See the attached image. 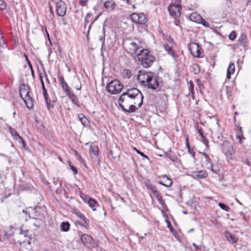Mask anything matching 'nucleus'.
<instances>
[{
  "mask_svg": "<svg viewBox=\"0 0 251 251\" xmlns=\"http://www.w3.org/2000/svg\"><path fill=\"white\" fill-rule=\"evenodd\" d=\"M137 79L142 85L149 89L153 90L159 89V78L151 72H140Z\"/></svg>",
  "mask_w": 251,
  "mask_h": 251,
  "instance_id": "f257e3e1",
  "label": "nucleus"
},
{
  "mask_svg": "<svg viewBox=\"0 0 251 251\" xmlns=\"http://www.w3.org/2000/svg\"><path fill=\"white\" fill-rule=\"evenodd\" d=\"M137 58L144 68H149L155 61V57L149 50L143 49L137 54Z\"/></svg>",
  "mask_w": 251,
  "mask_h": 251,
  "instance_id": "f03ea898",
  "label": "nucleus"
},
{
  "mask_svg": "<svg viewBox=\"0 0 251 251\" xmlns=\"http://www.w3.org/2000/svg\"><path fill=\"white\" fill-rule=\"evenodd\" d=\"M123 46L126 51L132 55H136L143 49L139 41L126 39L123 42Z\"/></svg>",
  "mask_w": 251,
  "mask_h": 251,
  "instance_id": "7ed1b4c3",
  "label": "nucleus"
},
{
  "mask_svg": "<svg viewBox=\"0 0 251 251\" xmlns=\"http://www.w3.org/2000/svg\"><path fill=\"white\" fill-rule=\"evenodd\" d=\"M128 98L125 94H122L119 99V106L125 112L132 113L137 110L135 105H133L134 101Z\"/></svg>",
  "mask_w": 251,
  "mask_h": 251,
  "instance_id": "20e7f679",
  "label": "nucleus"
},
{
  "mask_svg": "<svg viewBox=\"0 0 251 251\" xmlns=\"http://www.w3.org/2000/svg\"><path fill=\"white\" fill-rule=\"evenodd\" d=\"M20 96L25 102L27 108L31 109L33 107V101L32 97L29 95V87L25 84H22L19 87Z\"/></svg>",
  "mask_w": 251,
  "mask_h": 251,
  "instance_id": "39448f33",
  "label": "nucleus"
},
{
  "mask_svg": "<svg viewBox=\"0 0 251 251\" xmlns=\"http://www.w3.org/2000/svg\"><path fill=\"white\" fill-rule=\"evenodd\" d=\"M123 88V84L118 80L111 81L106 85V88L108 92L112 94L119 93Z\"/></svg>",
  "mask_w": 251,
  "mask_h": 251,
  "instance_id": "423d86ee",
  "label": "nucleus"
},
{
  "mask_svg": "<svg viewBox=\"0 0 251 251\" xmlns=\"http://www.w3.org/2000/svg\"><path fill=\"white\" fill-rule=\"evenodd\" d=\"M223 152L226 156L228 161L234 159L235 151L229 141L225 140L222 145Z\"/></svg>",
  "mask_w": 251,
  "mask_h": 251,
  "instance_id": "0eeeda50",
  "label": "nucleus"
},
{
  "mask_svg": "<svg viewBox=\"0 0 251 251\" xmlns=\"http://www.w3.org/2000/svg\"><path fill=\"white\" fill-rule=\"evenodd\" d=\"M201 166L210 170L213 173H215V171L213 168V161L212 158L206 153L202 152L201 155Z\"/></svg>",
  "mask_w": 251,
  "mask_h": 251,
  "instance_id": "6e6552de",
  "label": "nucleus"
},
{
  "mask_svg": "<svg viewBox=\"0 0 251 251\" xmlns=\"http://www.w3.org/2000/svg\"><path fill=\"white\" fill-rule=\"evenodd\" d=\"M123 94H125L133 101L134 99H141L142 97V94L141 91L136 88L128 89Z\"/></svg>",
  "mask_w": 251,
  "mask_h": 251,
  "instance_id": "1a4fd4ad",
  "label": "nucleus"
},
{
  "mask_svg": "<svg viewBox=\"0 0 251 251\" xmlns=\"http://www.w3.org/2000/svg\"><path fill=\"white\" fill-rule=\"evenodd\" d=\"M174 45V42L170 38L168 40V43L164 45V48L168 54L171 55L173 58L176 59L178 57V55L173 50Z\"/></svg>",
  "mask_w": 251,
  "mask_h": 251,
  "instance_id": "9d476101",
  "label": "nucleus"
},
{
  "mask_svg": "<svg viewBox=\"0 0 251 251\" xmlns=\"http://www.w3.org/2000/svg\"><path fill=\"white\" fill-rule=\"evenodd\" d=\"M81 240L86 248H92L95 247L96 245L92 237L87 234H82L81 236Z\"/></svg>",
  "mask_w": 251,
  "mask_h": 251,
  "instance_id": "9b49d317",
  "label": "nucleus"
},
{
  "mask_svg": "<svg viewBox=\"0 0 251 251\" xmlns=\"http://www.w3.org/2000/svg\"><path fill=\"white\" fill-rule=\"evenodd\" d=\"M189 49L193 56L197 57H201V49L198 44L194 42L191 43L189 44Z\"/></svg>",
  "mask_w": 251,
  "mask_h": 251,
  "instance_id": "f8f14e48",
  "label": "nucleus"
},
{
  "mask_svg": "<svg viewBox=\"0 0 251 251\" xmlns=\"http://www.w3.org/2000/svg\"><path fill=\"white\" fill-rule=\"evenodd\" d=\"M170 16H180L181 6L179 4H172L168 8Z\"/></svg>",
  "mask_w": 251,
  "mask_h": 251,
  "instance_id": "ddd939ff",
  "label": "nucleus"
},
{
  "mask_svg": "<svg viewBox=\"0 0 251 251\" xmlns=\"http://www.w3.org/2000/svg\"><path fill=\"white\" fill-rule=\"evenodd\" d=\"M66 7L64 1L60 0L56 3V11L57 16H64L66 14Z\"/></svg>",
  "mask_w": 251,
  "mask_h": 251,
  "instance_id": "4468645a",
  "label": "nucleus"
},
{
  "mask_svg": "<svg viewBox=\"0 0 251 251\" xmlns=\"http://www.w3.org/2000/svg\"><path fill=\"white\" fill-rule=\"evenodd\" d=\"M9 131L14 139L17 141L20 144L22 145V147L24 148L25 147V142L16 130L11 127H10L9 128Z\"/></svg>",
  "mask_w": 251,
  "mask_h": 251,
  "instance_id": "2eb2a0df",
  "label": "nucleus"
},
{
  "mask_svg": "<svg viewBox=\"0 0 251 251\" xmlns=\"http://www.w3.org/2000/svg\"><path fill=\"white\" fill-rule=\"evenodd\" d=\"M188 176H191L195 179L204 178L207 176V174L205 171H191L189 172Z\"/></svg>",
  "mask_w": 251,
  "mask_h": 251,
  "instance_id": "dca6fc26",
  "label": "nucleus"
},
{
  "mask_svg": "<svg viewBox=\"0 0 251 251\" xmlns=\"http://www.w3.org/2000/svg\"><path fill=\"white\" fill-rule=\"evenodd\" d=\"M225 236L226 239L231 244L237 243L238 241V237L228 231L225 232Z\"/></svg>",
  "mask_w": 251,
  "mask_h": 251,
  "instance_id": "f3484780",
  "label": "nucleus"
},
{
  "mask_svg": "<svg viewBox=\"0 0 251 251\" xmlns=\"http://www.w3.org/2000/svg\"><path fill=\"white\" fill-rule=\"evenodd\" d=\"M129 18L133 22L140 25H144L148 21L147 17H129Z\"/></svg>",
  "mask_w": 251,
  "mask_h": 251,
  "instance_id": "a211bd4d",
  "label": "nucleus"
},
{
  "mask_svg": "<svg viewBox=\"0 0 251 251\" xmlns=\"http://www.w3.org/2000/svg\"><path fill=\"white\" fill-rule=\"evenodd\" d=\"M98 39L101 43V50L105 48V31L104 27L99 32Z\"/></svg>",
  "mask_w": 251,
  "mask_h": 251,
  "instance_id": "6ab92c4d",
  "label": "nucleus"
},
{
  "mask_svg": "<svg viewBox=\"0 0 251 251\" xmlns=\"http://www.w3.org/2000/svg\"><path fill=\"white\" fill-rule=\"evenodd\" d=\"M163 180L160 181L159 183L162 185L165 186L167 187H170L173 183L171 179L169 178L167 176L164 175L161 176Z\"/></svg>",
  "mask_w": 251,
  "mask_h": 251,
  "instance_id": "aec40b11",
  "label": "nucleus"
},
{
  "mask_svg": "<svg viewBox=\"0 0 251 251\" xmlns=\"http://www.w3.org/2000/svg\"><path fill=\"white\" fill-rule=\"evenodd\" d=\"M58 80L61 84L62 88L65 93L71 90V88L69 87L67 83L64 81V77L60 76L58 77Z\"/></svg>",
  "mask_w": 251,
  "mask_h": 251,
  "instance_id": "412c9836",
  "label": "nucleus"
},
{
  "mask_svg": "<svg viewBox=\"0 0 251 251\" xmlns=\"http://www.w3.org/2000/svg\"><path fill=\"white\" fill-rule=\"evenodd\" d=\"M16 230V229L15 227L12 226H10L9 230H8L4 232V236L3 237V239L5 240L9 238L11 236H12L14 233V230Z\"/></svg>",
  "mask_w": 251,
  "mask_h": 251,
  "instance_id": "4be33fe9",
  "label": "nucleus"
},
{
  "mask_svg": "<svg viewBox=\"0 0 251 251\" xmlns=\"http://www.w3.org/2000/svg\"><path fill=\"white\" fill-rule=\"evenodd\" d=\"M235 65L233 63H230L227 70L226 78L228 79L230 78V75L234 73Z\"/></svg>",
  "mask_w": 251,
  "mask_h": 251,
  "instance_id": "5701e85b",
  "label": "nucleus"
},
{
  "mask_svg": "<svg viewBox=\"0 0 251 251\" xmlns=\"http://www.w3.org/2000/svg\"><path fill=\"white\" fill-rule=\"evenodd\" d=\"M115 6V2L112 0H109L106 1L104 3V7L108 10L111 11L112 10Z\"/></svg>",
  "mask_w": 251,
  "mask_h": 251,
  "instance_id": "b1692460",
  "label": "nucleus"
},
{
  "mask_svg": "<svg viewBox=\"0 0 251 251\" xmlns=\"http://www.w3.org/2000/svg\"><path fill=\"white\" fill-rule=\"evenodd\" d=\"M99 148L98 146L91 144L90 147V151L95 156H97L99 154Z\"/></svg>",
  "mask_w": 251,
  "mask_h": 251,
  "instance_id": "393cba45",
  "label": "nucleus"
},
{
  "mask_svg": "<svg viewBox=\"0 0 251 251\" xmlns=\"http://www.w3.org/2000/svg\"><path fill=\"white\" fill-rule=\"evenodd\" d=\"M70 225L68 222H62L60 226L63 231L67 232L69 230Z\"/></svg>",
  "mask_w": 251,
  "mask_h": 251,
  "instance_id": "a878e982",
  "label": "nucleus"
},
{
  "mask_svg": "<svg viewBox=\"0 0 251 251\" xmlns=\"http://www.w3.org/2000/svg\"><path fill=\"white\" fill-rule=\"evenodd\" d=\"M88 203L89 206L92 208L93 210L95 211L96 210L95 206L97 204V202L95 200L92 198H89Z\"/></svg>",
  "mask_w": 251,
  "mask_h": 251,
  "instance_id": "bb28decb",
  "label": "nucleus"
},
{
  "mask_svg": "<svg viewBox=\"0 0 251 251\" xmlns=\"http://www.w3.org/2000/svg\"><path fill=\"white\" fill-rule=\"evenodd\" d=\"M76 215L81 219H82L86 226H88L89 225V220L86 219L84 215L81 214L80 212H77L76 213Z\"/></svg>",
  "mask_w": 251,
  "mask_h": 251,
  "instance_id": "cd10ccee",
  "label": "nucleus"
},
{
  "mask_svg": "<svg viewBox=\"0 0 251 251\" xmlns=\"http://www.w3.org/2000/svg\"><path fill=\"white\" fill-rule=\"evenodd\" d=\"M192 22L200 24L202 20V17H187Z\"/></svg>",
  "mask_w": 251,
  "mask_h": 251,
  "instance_id": "c85d7f7f",
  "label": "nucleus"
},
{
  "mask_svg": "<svg viewBox=\"0 0 251 251\" xmlns=\"http://www.w3.org/2000/svg\"><path fill=\"white\" fill-rule=\"evenodd\" d=\"M143 95H142V97L141 98V99H134L133 101H134V103H133V105H135L137 104L138 105V108L140 107L142 104H143Z\"/></svg>",
  "mask_w": 251,
  "mask_h": 251,
  "instance_id": "c756f323",
  "label": "nucleus"
},
{
  "mask_svg": "<svg viewBox=\"0 0 251 251\" xmlns=\"http://www.w3.org/2000/svg\"><path fill=\"white\" fill-rule=\"evenodd\" d=\"M122 75L123 77L129 78L130 77V72L127 69H124L122 72Z\"/></svg>",
  "mask_w": 251,
  "mask_h": 251,
  "instance_id": "7c9ffc66",
  "label": "nucleus"
},
{
  "mask_svg": "<svg viewBox=\"0 0 251 251\" xmlns=\"http://www.w3.org/2000/svg\"><path fill=\"white\" fill-rule=\"evenodd\" d=\"M78 118L83 125H85L86 121L87 120V118L82 114H79L78 115Z\"/></svg>",
  "mask_w": 251,
  "mask_h": 251,
  "instance_id": "2f4dec72",
  "label": "nucleus"
},
{
  "mask_svg": "<svg viewBox=\"0 0 251 251\" xmlns=\"http://www.w3.org/2000/svg\"><path fill=\"white\" fill-rule=\"evenodd\" d=\"M218 205L221 209H222L223 210H224L226 211H228L230 209V208L228 205H227L223 203L219 202L218 203Z\"/></svg>",
  "mask_w": 251,
  "mask_h": 251,
  "instance_id": "473e14b6",
  "label": "nucleus"
},
{
  "mask_svg": "<svg viewBox=\"0 0 251 251\" xmlns=\"http://www.w3.org/2000/svg\"><path fill=\"white\" fill-rule=\"evenodd\" d=\"M39 79L41 81V85H42V89L43 90V94H46V92H47V91L45 88V84L43 80V77L41 75L39 76Z\"/></svg>",
  "mask_w": 251,
  "mask_h": 251,
  "instance_id": "72a5a7b5",
  "label": "nucleus"
},
{
  "mask_svg": "<svg viewBox=\"0 0 251 251\" xmlns=\"http://www.w3.org/2000/svg\"><path fill=\"white\" fill-rule=\"evenodd\" d=\"M43 96H44V99L46 100V104H47V106L48 107V108L49 109L50 108V107H51L50 106V100H49V98H48V93L46 92V94H43Z\"/></svg>",
  "mask_w": 251,
  "mask_h": 251,
  "instance_id": "f704fd0d",
  "label": "nucleus"
},
{
  "mask_svg": "<svg viewBox=\"0 0 251 251\" xmlns=\"http://www.w3.org/2000/svg\"><path fill=\"white\" fill-rule=\"evenodd\" d=\"M236 36H237V34H236V31L233 30L230 32V33L229 34V35L228 36V38L230 40L233 41L236 38Z\"/></svg>",
  "mask_w": 251,
  "mask_h": 251,
  "instance_id": "c9c22d12",
  "label": "nucleus"
},
{
  "mask_svg": "<svg viewBox=\"0 0 251 251\" xmlns=\"http://www.w3.org/2000/svg\"><path fill=\"white\" fill-rule=\"evenodd\" d=\"M69 18L68 17H62L61 22L63 25H69Z\"/></svg>",
  "mask_w": 251,
  "mask_h": 251,
  "instance_id": "e433bc0d",
  "label": "nucleus"
},
{
  "mask_svg": "<svg viewBox=\"0 0 251 251\" xmlns=\"http://www.w3.org/2000/svg\"><path fill=\"white\" fill-rule=\"evenodd\" d=\"M192 68L195 74H198L200 73V69L199 65L197 64H194L192 66Z\"/></svg>",
  "mask_w": 251,
  "mask_h": 251,
  "instance_id": "4c0bfd02",
  "label": "nucleus"
},
{
  "mask_svg": "<svg viewBox=\"0 0 251 251\" xmlns=\"http://www.w3.org/2000/svg\"><path fill=\"white\" fill-rule=\"evenodd\" d=\"M133 150H134V151H136V152L138 154H140V155L141 156H142L143 157H144V158H148V157L147 155H145V154L143 152H141V151H140L139 150H137V149L136 148H135V147H133Z\"/></svg>",
  "mask_w": 251,
  "mask_h": 251,
  "instance_id": "58836bf2",
  "label": "nucleus"
},
{
  "mask_svg": "<svg viewBox=\"0 0 251 251\" xmlns=\"http://www.w3.org/2000/svg\"><path fill=\"white\" fill-rule=\"evenodd\" d=\"M66 94L69 97L71 100L72 99L76 98V96L75 95V94L73 92H71V90L69 91L68 92L66 93Z\"/></svg>",
  "mask_w": 251,
  "mask_h": 251,
  "instance_id": "ea45409f",
  "label": "nucleus"
},
{
  "mask_svg": "<svg viewBox=\"0 0 251 251\" xmlns=\"http://www.w3.org/2000/svg\"><path fill=\"white\" fill-rule=\"evenodd\" d=\"M200 24H201L202 25L206 27H209L210 26L209 23L207 21L204 20L202 18V20L201 21Z\"/></svg>",
  "mask_w": 251,
  "mask_h": 251,
  "instance_id": "a19ab883",
  "label": "nucleus"
},
{
  "mask_svg": "<svg viewBox=\"0 0 251 251\" xmlns=\"http://www.w3.org/2000/svg\"><path fill=\"white\" fill-rule=\"evenodd\" d=\"M69 166L70 169L73 171L74 174L75 175H76L78 173L76 168L73 165H71V162H69Z\"/></svg>",
  "mask_w": 251,
  "mask_h": 251,
  "instance_id": "79ce46f5",
  "label": "nucleus"
},
{
  "mask_svg": "<svg viewBox=\"0 0 251 251\" xmlns=\"http://www.w3.org/2000/svg\"><path fill=\"white\" fill-rule=\"evenodd\" d=\"M201 138V141L202 143L207 147H208V140L206 138L205 136H202Z\"/></svg>",
  "mask_w": 251,
  "mask_h": 251,
  "instance_id": "37998d69",
  "label": "nucleus"
},
{
  "mask_svg": "<svg viewBox=\"0 0 251 251\" xmlns=\"http://www.w3.org/2000/svg\"><path fill=\"white\" fill-rule=\"evenodd\" d=\"M6 8V4L3 0H0V9L3 10Z\"/></svg>",
  "mask_w": 251,
  "mask_h": 251,
  "instance_id": "c03bdc74",
  "label": "nucleus"
},
{
  "mask_svg": "<svg viewBox=\"0 0 251 251\" xmlns=\"http://www.w3.org/2000/svg\"><path fill=\"white\" fill-rule=\"evenodd\" d=\"M242 161L248 165V166L250 165V161H249V159L247 157H243L242 158Z\"/></svg>",
  "mask_w": 251,
  "mask_h": 251,
  "instance_id": "a18cd8bd",
  "label": "nucleus"
},
{
  "mask_svg": "<svg viewBox=\"0 0 251 251\" xmlns=\"http://www.w3.org/2000/svg\"><path fill=\"white\" fill-rule=\"evenodd\" d=\"M71 101L73 103H74V104H75L76 106H77V107H80V104L79 103V101L76 100V98H75V99H72L71 100Z\"/></svg>",
  "mask_w": 251,
  "mask_h": 251,
  "instance_id": "49530a36",
  "label": "nucleus"
},
{
  "mask_svg": "<svg viewBox=\"0 0 251 251\" xmlns=\"http://www.w3.org/2000/svg\"><path fill=\"white\" fill-rule=\"evenodd\" d=\"M197 127L198 130V133L200 134V135L201 136V137H202V136H204L203 135V133L202 132V129L201 127L199 128V126L198 125H197Z\"/></svg>",
  "mask_w": 251,
  "mask_h": 251,
  "instance_id": "de8ad7c7",
  "label": "nucleus"
},
{
  "mask_svg": "<svg viewBox=\"0 0 251 251\" xmlns=\"http://www.w3.org/2000/svg\"><path fill=\"white\" fill-rule=\"evenodd\" d=\"M75 155L77 157L78 160L80 162H82L83 161L82 158L80 156V155L77 153L76 151H75Z\"/></svg>",
  "mask_w": 251,
  "mask_h": 251,
  "instance_id": "09e8293b",
  "label": "nucleus"
},
{
  "mask_svg": "<svg viewBox=\"0 0 251 251\" xmlns=\"http://www.w3.org/2000/svg\"><path fill=\"white\" fill-rule=\"evenodd\" d=\"M88 0H79V3L81 5H84L87 2Z\"/></svg>",
  "mask_w": 251,
  "mask_h": 251,
  "instance_id": "8fccbe9b",
  "label": "nucleus"
},
{
  "mask_svg": "<svg viewBox=\"0 0 251 251\" xmlns=\"http://www.w3.org/2000/svg\"><path fill=\"white\" fill-rule=\"evenodd\" d=\"M151 191L153 192V193L155 194V195H156L158 194V192L156 190V188L154 187V188H152L151 189Z\"/></svg>",
  "mask_w": 251,
  "mask_h": 251,
  "instance_id": "3c124183",
  "label": "nucleus"
},
{
  "mask_svg": "<svg viewBox=\"0 0 251 251\" xmlns=\"http://www.w3.org/2000/svg\"><path fill=\"white\" fill-rule=\"evenodd\" d=\"M75 88L77 90H80L81 89V85H76L75 86Z\"/></svg>",
  "mask_w": 251,
  "mask_h": 251,
  "instance_id": "603ef678",
  "label": "nucleus"
},
{
  "mask_svg": "<svg viewBox=\"0 0 251 251\" xmlns=\"http://www.w3.org/2000/svg\"><path fill=\"white\" fill-rule=\"evenodd\" d=\"M167 223H168V227L170 228V230L172 231V230L173 229V228L171 225V223L169 222H168V221H167Z\"/></svg>",
  "mask_w": 251,
  "mask_h": 251,
  "instance_id": "864d4df0",
  "label": "nucleus"
},
{
  "mask_svg": "<svg viewBox=\"0 0 251 251\" xmlns=\"http://www.w3.org/2000/svg\"><path fill=\"white\" fill-rule=\"evenodd\" d=\"M188 142V139H186V146L188 148V150L190 151V146H189Z\"/></svg>",
  "mask_w": 251,
  "mask_h": 251,
  "instance_id": "5fc2aeb1",
  "label": "nucleus"
},
{
  "mask_svg": "<svg viewBox=\"0 0 251 251\" xmlns=\"http://www.w3.org/2000/svg\"><path fill=\"white\" fill-rule=\"evenodd\" d=\"M99 17H97L95 20L91 23V24H90V25H89V29H90L91 27V25H92L93 24V23L97 20V18H98Z\"/></svg>",
  "mask_w": 251,
  "mask_h": 251,
  "instance_id": "6e6d98bb",
  "label": "nucleus"
},
{
  "mask_svg": "<svg viewBox=\"0 0 251 251\" xmlns=\"http://www.w3.org/2000/svg\"><path fill=\"white\" fill-rule=\"evenodd\" d=\"M27 63H28V65H29L30 69L32 70V66L31 63L28 60L27 61Z\"/></svg>",
  "mask_w": 251,
  "mask_h": 251,
  "instance_id": "4d7b16f0",
  "label": "nucleus"
},
{
  "mask_svg": "<svg viewBox=\"0 0 251 251\" xmlns=\"http://www.w3.org/2000/svg\"><path fill=\"white\" fill-rule=\"evenodd\" d=\"M89 18H90V17H85V21L86 23L89 22Z\"/></svg>",
  "mask_w": 251,
  "mask_h": 251,
  "instance_id": "13d9d810",
  "label": "nucleus"
},
{
  "mask_svg": "<svg viewBox=\"0 0 251 251\" xmlns=\"http://www.w3.org/2000/svg\"><path fill=\"white\" fill-rule=\"evenodd\" d=\"M193 245L196 248V249L197 250L199 249V247L196 245L195 243H193Z\"/></svg>",
  "mask_w": 251,
  "mask_h": 251,
  "instance_id": "bf43d9fd",
  "label": "nucleus"
},
{
  "mask_svg": "<svg viewBox=\"0 0 251 251\" xmlns=\"http://www.w3.org/2000/svg\"><path fill=\"white\" fill-rule=\"evenodd\" d=\"M237 138H238L239 139V142L240 143H241V137L239 135H237Z\"/></svg>",
  "mask_w": 251,
  "mask_h": 251,
  "instance_id": "052dcab7",
  "label": "nucleus"
},
{
  "mask_svg": "<svg viewBox=\"0 0 251 251\" xmlns=\"http://www.w3.org/2000/svg\"><path fill=\"white\" fill-rule=\"evenodd\" d=\"M49 9H50V11L51 14H53V13H52V8H51V7L50 6L49 7Z\"/></svg>",
  "mask_w": 251,
  "mask_h": 251,
  "instance_id": "680f3d73",
  "label": "nucleus"
},
{
  "mask_svg": "<svg viewBox=\"0 0 251 251\" xmlns=\"http://www.w3.org/2000/svg\"><path fill=\"white\" fill-rule=\"evenodd\" d=\"M244 38H245V39H246V36H243V35H242V36H241V38H240L239 41H240L241 39L242 40H243Z\"/></svg>",
  "mask_w": 251,
  "mask_h": 251,
  "instance_id": "e2e57ef3",
  "label": "nucleus"
},
{
  "mask_svg": "<svg viewBox=\"0 0 251 251\" xmlns=\"http://www.w3.org/2000/svg\"><path fill=\"white\" fill-rule=\"evenodd\" d=\"M23 212L25 213V214H28V212L27 211L25 210H23Z\"/></svg>",
  "mask_w": 251,
  "mask_h": 251,
  "instance_id": "0e129e2a",
  "label": "nucleus"
},
{
  "mask_svg": "<svg viewBox=\"0 0 251 251\" xmlns=\"http://www.w3.org/2000/svg\"><path fill=\"white\" fill-rule=\"evenodd\" d=\"M189 151L192 154V155L194 156L195 155V152H193L192 153L191 152V151Z\"/></svg>",
  "mask_w": 251,
  "mask_h": 251,
  "instance_id": "69168bd1",
  "label": "nucleus"
},
{
  "mask_svg": "<svg viewBox=\"0 0 251 251\" xmlns=\"http://www.w3.org/2000/svg\"><path fill=\"white\" fill-rule=\"evenodd\" d=\"M190 87H191L192 89L193 88L194 85H193V84L192 83H190Z\"/></svg>",
  "mask_w": 251,
  "mask_h": 251,
  "instance_id": "338daca9",
  "label": "nucleus"
},
{
  "mask_svg": "<svg viewBox=\"0 0 251 251\" xmlns=\"http://www.w3.org/2000/svg\"><path fill=\"white\" fill-rule=\"evenodd\" d=\"M221 137V134H218L217 135V138L219 139H220Z\"/></svg>",
  "mask_w": 251,
  "mask_h": 251,
  "instance_id": "774afa93",
  "label": "nucleus"
}]
</instances>
